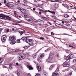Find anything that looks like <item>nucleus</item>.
I'll return each instance as SVG.
<instances>
[{
    "label": "nucleus",
    "mask_w": 76,
    "mask_h": 76,
    "mask_svg": "<svg viewBox=\"0 0 76 76\" xmlns=\"http://www.w3.org/2000/svg\"><path fill=\"white\" fill-rule=\"evenodd\" d=\"M21 39L23 40V41H25V42L28 43V44H29L30 45H31L33 44L34 42V40L32 39H27L26 37H23L21 38Z\"/></svg>",
    "instance_id": "nucleus-1"
},
{
    "label": "nucleus",
    "mask_w": 76,
    "mask_h": 76,
    "mask_svg": "<svg viewBox=\"0 0 76 76\" xmlns=\"http://www.w3.org/2000/svg\"><path fill=\"white\" fill-rule=\"evenodd\" d=\"M0 18L1 19H8L9 20H10V19H9V17L8 16H7L3 14H1L0 15Z\"/></svg>",
    "instance_id": "nucleus-2"
},
{
    "label": "nucleus",
    "mask_w": 76,
    "mask_h": 76,
    "mask_svg": "<svg viewBox=\"0 0 76 76\" xmlns=\"http://www.w3.org/2000/svg\"><path fill=\"white\" fill-rule=\"evenodd\" d=\"M6 40V36L5 35L2 36L1 37V41L2 42H4Z\"/></svg>",
    "instance_id": "nucleus-3"
},
{
    "label": "nucleus",
    "mask_w": 76,
    "mask_h": 76,
    "mask_svg": "<svg viewBox=\"0 0 76 76\" xmlns=\"http://www.w3.org/2000/svg\"><path fill=\"white\" fill-rule=\"evenodd\" d=\"M9 39L10 41H15L16 40V37L14 36L10 37H9Z\"/></svg>",
    "instance_id": "nucleus-4"
},
{
    "label": "nucleus",
    "mask_w": 76,
    "mask_h": 76,
    "mask_svg": "<svg viewBox=\"0 0 76 76\" xmlns=\"http://www.w3.org/2000/svg\"><path fill=\"white\" fill-rule=\"evenodd\" d=\"M25 57H23V55H21V54H20L19 56L18 57V58L19 60H22V59L24 58Z\"/></svg>",
    "instance_id": "nucleus-5"
},
{
    "label": "nucleus",
    "mask_w": 76,
    "mask_h": 76,
    "mask_svg": "<svg viewBox=\"0 0 76 76\" xmlns=\"http://www.w3.org/2000/svg\"><path fill=\"white\" fill-rule=\"evenodd\" d=\"M23 31H18V32H19L20 34V35H22V34H23V33H25L26 32L25 31V30H23Z\"/></svg>",
    "instance_id": "nucleus-6"
},
{
    "label": "nucleus",
    "mask_w": 76,
    "mask_h": 76,
    "mask_svg": "<svg viewBox=\"0 0 76 76\" xmlns=\"http://www.w3.org/2000/svg\"><path fill=\"white\" fill-rule=\"evenodd\" d=\"M69 64L68 63H65L64 65V67H69Z\"/></svg>",
    "instance_id": "nucleus-7"
},
{
    "label": "nucleus",
    "mask_w": 76,
    "mask_h": 76,
    "mask_svg": "<svg viewBox=\"0 0 76 76\" xmlns=\"http://www.w3.org/2000/svg\"><path fill=\"white\" fill-rule=\"evenodd\" d=\"M37 69L38 70V71L39 72L40 71H41V67L39 66V65H37Z\"/></svg>",
    "instance_id": "nucleus-8"
},
{
    "label": "nucleus",
    "mask_w": 76,
    "mask_h": 76,
    "mask_svg": "<svg viewBox=\"0 0 76 76\" xmlns=\"http://www.w3.org/2000/svg\"><path fill=\"white\" fill-rule=\"evenodd\" d=\"M21 12H22V13H23L25 14L26 13V10L24 9H22Z\"/></svg>",
    "instance_id": "nucleus-9"
},
{
    "label": "nucleus",
    "mask_w": 76,
    "mask_h": 76,
    "mask_svg": "<svg viewBox=\"0 0 76 76\" xmlns=\"http://www.w3.org/2000/svg\"><path fill=\"white\" fill-rule=\"evenodd\" d=\"M27 67L28 68V69H29V70H33V68H32V66H31L27 65Z\"/></svg>",
    "instance_id": "nucleus-10"
},
{
    "label": "nucleus",
    "mask_w": 76,
    "mask_h": 76,
    "mask_svg": "<svg viewBox=\"0 0 76 76\" xmlns=\"http://www.w3.org/2000/svg\"><path fill=\"white\" fill-rule=\"evenodd\" d=\"M64 17L65 18H69V15L67 14H64Z\"/></svg>",
    "instance_id": "nucleus-11"
},
{
    "label": "nucleus",
    "mask_w": 76,
    "mask_h": 76,
    "mask_svg": "<svg viewBox=\"0 0 76 76\" xmlns=\"http://www.w3.org/2000/svg\"><path fill=\"white\" fill-rule=\"evenodd\" d=\"M49 59L50 60V63H52V62H51V60L53 59V56H52L51 55H50L49 56Z\"/></svg>",
    "instance_id": "nucleus-12"
},
{
    "label": "nucleus",
    "mask_w": 76,
    "mask_h": 76,
    "mask_svg": "<svg viewBox=\"0 0 76 76\" xmlns=\"http://www.w3.org/2000/svg\"><path fill=\"white\" fill-rule=\"evenodd\" d=\"M69 56V57L71 59H72V58H73V57H74V56L73 54H70Z\"/></svg>",
    "instance_id": "nucleus-13"
},
{
    "label": "nucleus",
    "mask_w": 76,
    "mask_h": 76,
    "mask_svg": "<svg viewBox=\"0 0 76 76\" xmlns=\"http://www.w3.org/2000/svg\"><path fill=\"white\" fill-rule=\"evenodd\" d=\"M59 74L58 73H53L52 75V76H57V75H58Z\"/></svg>",
    "instance_id": "nucleus-14"
},
{
    "label": "nucleus",
    "mask_w": 76,
    "mask_h": 76,
    "mask_svg": "<svg viewBox=\"0 0 76 76\" xmlns=\"http://www.w3.org/2000/svg\"><path fill=\"white\" fill-rule=\"evenodd\" d=\"M48 12H50V13H51L54 14V15H56V12L54 11L52 12L50 11V10H48Z\"/></svg>",
    "instance_id": "nucleus-15"
},
{
    "label": "nucleus",
    "mask_w": 76,
    "mask_h": 76,
    "mask_svg": "<svg viewBox=\"0 0 76 76\" xmlns=\"http://www.w3.org/2000/svg\"><path fill=\"white\" fill-rule=\"evenodd\" d=\"M54 67V65H51L50 67L49 68V70H51Z\"/></svg>",
    "instance_id": "nucleus-16"
},
{
    "label": "nucleus",
    "mask_w": 76,
    "mask_h": 76,
    "mask_svg": "<svg viewBox=\"0 0 76 76\" xmlns=\"http://www.w3.org/2000/svg\"><path fill=\"white\" fill-rule=\"evenodd\" d=\"M10 43L11 44H12V45L15 44L16 43V42L15 41H12Z\"/></svg>",
    "instance_id": "nucleus-17"
},
{
    "label": "nucleus",
    "mask_w": 76,
    "mask_h": 76,
    "mask_svg": "<svg viewBox=\"0 0 76 76\" xmlns=\"http://www.w3.org/2000/svg\"><path fill=\"white\" fill-rule=\"evenodd\" d=\"M35 6L37 7H40V5L39 4H37L34 5Z\"/></svg>",
    "instance_id": "nucleus-18"
},
{
    "label": "nucleus",
    "mask_w": 76,
    "mask_h": 76,
    "mask_svg": "<svg viewBox=\"0 0 76 76\" xmlns=\"http://www.w3.org/2000/svg\"><path fill=\"white\" fill-rule=\"evenodd\" d=\"M10 8H11V7H14V5H13V4H10Z\"/></svg>",
    "instance_id": "nucleus-19"
},
{
    "label": "nucleus",
    "mask_w": 76,
    "mask_h": 76,
    "mask_svg": "<svg viewBox=\"0 0 76 76\" xmlns=\"http://www.w3.org/2000/svg\"><path fill=\"white\" fill-rule=\"evenodd\" d=\"M14 13L15 17H16V18H18V14H16V12H15Z\"/></svg>",
    "instance_id": "nucleus-20"
},
{
    "label": "nucleus",
    "mask_w": 76,
    "mask_h": 76,
    "mask_svg": "<svg viewBox=\"0 0 76 76\" xmlns=\"http://www.w3.org/2000/svg\"><path fill=\"white\" fill-rule=\"evenodd\" d=\"M3 59L0 58V64L2 63L3 62Z\"/></svg>",
    "instance_id": "nucleus-21"
},
{
    "label": "nucleus",
    "mask_w": 76,
    "mask_h": 76,
    "mask_svg": "<svg viewBox=\"0 0 76 76\" xmlns=\"http://www.w3.org/2000/svg\"><path fill=\"white\" fill-rule=\"evenodd\" d=\"M66 60H70V59H71L70 58V56H69V55L68 56H67L66 58Z\"/></svg>",
    "instance_id": "nucleus-22"
},
{
    "label": "nucleus",
    "mask_w": 76,
    "mask_h": 76,
    "mask_svg": "<svg viewBox=\"0 0 76 76\" xmlns=\"http://www.w3.org/2000/svg\"><path fill=\"white\" fill-rule=\"evenodd\" d=\"M9 68L10 69H13V67L12 66V65H10L9 66Z\"/></svg>",
    "instance_id": "nucleus-23"
},
{
    "label": "nucleus",
    "mask_w": 76,
    "mask_h": 76,
    "mask_svg": "<svg viewBox=\"0 0 76 76\" xmlns=\"http://www.w3.org/2000/svg\"><path fill=\"white\" fill-rule=\"evenodd\" d=\"M6 6H7V7L10 8V4L7 3L6 4Z\"/></svg>",
    "instance_id": "nucleus-24"
},
{
    "label": "nucleus",
    "mask_w": 76,
    "mask_h": 76,
    "mask_svg": "<svg viewBox=\"0 0 76 76\" xmlns=\"http://www.w3.org/2000/svg\"><path fill=\"white\" fill-rule=\"evenodd\" d=\"M15 22H16L17 23H21V21H18V20H15Z\"/></svg>",
    "instance_id": "nucleus-25"
},
{
    "label": "nucleus",
    "mask_w": 76,
    "mask_h": 76,
    "mask_svg": "<svg viewBox=\"0 0 76 76\" xmlns=\"http://www.w3.org/2000/svg\"><path fill=\"white\" fill-rule=\"evenodd\" d=\"M72 71H70L68 73V75H72Z\"/></svg>",
    "instance_id": "nucleus-26"
},
{
    "label": "nucleus",
    "mask_w": 76,
    "mask_h": 76,
    "mask_svg": "<svg viewBox=\"0 0 76 76\" xmlns=\"http://www.w3.org/2000/svg\"><path fill=\"white\" fill-rule=\"evenodd\" d=\"M18 9L19 10H20V11L22 12V9L20 8V7H18Z\"/></svg>",
    "instance_id": "nucleus-27"
},
{
    "label": "nucleus",
    "mask_w": 76,
    "mask_h": 76,
    "mask_svg": "<svg viewBox=\"0 0 76 76\" xmlns=\"http://www.w3.org/2000/svg\"><path fill=\"white\" fill-rule=\"evenodd\" d=\"M17 42L19 43L20 42V39H18L17 40Z\"/></svg>",
    "instance_id": "nucleus-28"
},
{
    "label": "nucleus",
    "mask_w": 76,
    "mask_h": 76,
    "mask_svg": "<svg viewBox=\"0 0 76 76\" xmlns=\"http://www.w3.org/2000/svg\"><path fill=\"white\" fill-rule=\"evenodd\" d=\"M44 53L40 55V57L42 58L44 57Z\"/></svg>",
    "instance_id": "nucleus-29"
},
{
    "label": "nucleus",
    "mask_w": 76,
    "mask_h": 76,
    "mask_svg": "<svg viewBox=\"0 0 76 76\" xmlns=\"http://www.w3.org/2000/svg\"><path fill=\"white\" fill-rule=\"evenodd\" d=\"M51 17H52V18H53V19H56V17L54 16H52V15H51Z\"/></svg>",
    "instance_id": "nucleus-30"
},
{
    "label": "nucleus",
    "mask_w": 76,
    "mask_h": 76,
    "mask_svg": "<svg viewBox=\"0 0 76 76\" xmlns=\"http://www.w3.org/2000/svg\"><path fill=\"white\" fill-rule=\"evenodd\" d=\"M23 48L26 50L28 48V46H25L23 47Z\"/></svg>",
    "instance_id": "nucleus-31"
},
{
    "label": "nucleus",
    "mask_w": 76,
    "mask_h": 76,
    "mask_svg": "<svg viewBox=\"0 0 76 76\" xmlns=\"http://www.w3.org/2000/svg\"><path fill=\"white\" fill-rule=\"evenodd\" d=\"M73 63H76V60L75 59H74L73 61Z\"/></svg>",
    "instance_id": "nucleus-32"
},
{
    "label": "nucleus",
    "mask_w": 76,
    "mask_h": 76,
    "mask_svg": "<svg viewBox=\"0 0 76 76\" xmlns=\"http://www.w3.org/2000/svg\"><path fill=\"white\" fill-rule=\"evenodd\" d=\"M24 16L25 18H28V16H27V15H25Z\"/></svg>",
    "instance_id": "nucleus-33"
},
{
    "label": "nucleus",
    "mask_w": 76,
    "mask_h": 76,
    "mask_svg": "<svg viewBox=\"0 0 76 76\" xmlns=\"http://www.w3.org/2000/svg\"><path fill=\"white\" fill-rule=\"evenodd\" d=\"M66 26H70V25L69 24H66Z\"/></svg>",
    "instance_id": "nucleus-34"
},
{
    "label": "nucleus",
    "mask_w": 76,
    "mask_h": 76,
    "mask_svg": "<svg viewBox=\"0 0 76 76\" xmlns=\"http://www.w3.org/2000/svg\"><path fill=\"white\" fill-rule=\"evenodd\" d=\"M31 19H32V20H34V21H35V20H36V21L37 20L35 19H34V18H31Z\"/></svg>",
    "instance_id": "nucleus-35"
},
{
    "label": "nucleus",
    "mask_w": 76,
    "mask_h": 76,
    "mask_svg": "<svg viewBox=\"0 0 76 76\" xmlns=\"http://www.w3.org/2000/svg\"><path fill=\"white\" fill-rule=\"evenodd\" d=\"M41 18H42V19H45L46 18V17H41Z\"/></svg>",
    "instance_id": "nucleus-36"
},
{
    "label": "nucleus",
    "mask_w": 76,
    "mask_h": 76,
    "mask_svg": "<svg viewBox=\"0 0 76 76\" xmlns=\"http://www.w3.org/2000/svg\"><path fill=\"white\" fill-rule=\"evenodd\" d=\"M40 39H42V40H43V39H44V37H40Z\"/></svg>",
    "instance_id": "nucleus-37"
},
{
    "label": "nucleus",
    "mask_w": 76,
    "mask_h": 76,
    "mask_svg": "<svg viewBox=\"0 0 76 76\" xmlns=\"http://www.w3.org/2000/svg\"><path fill=\"white\" fill-rule=\"evenodd\" d=\"M26 35H29L30 34V33H29V32H27L26 33Z\"/></svg>",
    "instance_id": "nucleus-38"
},
{
    "label": "nucleus",
    "mask_w": 76,
    "mask_h": 76,
    "mask_svg": "<svg viewBox=\"0 0 76 76\" xmlns=\"http://www.w3.org/2000/svg\"><path fill=\"white\" fill-rule=\"evenodd\" d=\"M51 35H54V33H53V32H51Z\"/></svg>",
    "instance_id": "nucleus-39"
},
{
    "label": "nucleus",
    "mask_w": 76,
    "mask_h": 76,
    "mask_svg": "<svg viewBox=\"0 0 76 76\" xmlns=\"http://www.w3.org/2000/svg\"><path fill=\"white\" fill-rule=\"evenodd\" d=\"M27 76H31V74L29 73H28L27 74Z\"/></svg>",
    "instance_id": "nucleus-40"
},
{
    "label": "nucleus",
    "mask_w": 76,
    "mask_h": 76,
    "mask_svg": "<svg viewBox=\"0 0 76 76\" xmlns=\"http://www.w3.org/2000/svg\"><path fill=\"white\" fill-rule=\"evenodd\" d=\"M58 70H59V68H58L57 67V69L56 70V71H58Z\"/></svg>",
    "instance_id": "nucleus-41"
},
{
    "label": "nucleus",
    "mask_w": 76,
    "mask_h": 76,
    "mask_svg": "<svg viewBox=\"0 0 76 76\" xmlns=\"http://www.w3.org/2000/svg\"><path fill=\"white\" fill-rule=\"evenodd\" d=\"M27 20V21H28V22H29V21H31V20L28 19V20Z\"/></svg>",
    "instance_id": "nucleus-42"
},
{
    "label": "nucleus",
    "mask_w": 76,
    "mask_h": 76,
    "mask_svg": "<svg viewBox=\"0 0 76 76\" xmlns=\"http://www.w3.org/2000/svg\"><path fill=\"white\" fill-rule=\"evenodd\" d=\"M24 3H27V2L25 1V0H24Z\"/></svg>",
    "instance_id": "nucleus-43"
},
{
    "label": "nucleus",
    "mask_w": 76,
    "mask_h": 76,
    "mask_svg": "<svg viewBox=\"0 0 76 76\" xmlns=\"http://www.w3.org/2000/svg\"><path fill=\"white\" fill-rule=\"evenodd\" d=\"M9 32V29H7V32Z\"/></svg>",
    "instance_id": "nucleus-44"
},
{
    "label": "nucleus",
    "mask_w": 76,
    "mask_h": 76,
    "mask_svg": "<svg viewBox=\"0 0 76 76\" xmlns=\"http://www.w3.org/2000/svg\"><path fill=\"white\" fill-rule=\"evenodd\" d=\"M18 73H19V72H16V74H17L18 76H19V74H18Z\"/></svg>",
    "instance_id": "nucleus-45"
},
{
    "label": "nucleus",
    "mask_w": 76,
    "mask_h": 76,
    "mask_svg": "<svg viewBox=\"0 0 76 76\" xmlns=\"http://www.w3.org/2000/svg\"><path fill=\"white\" fill-rule=\"evenodd\" d=\"M2 31V30L0 28V34H1V32Z\"/></svg>",
    "instance_id": "nucleus-46"
},
{
    "label": "nucleus",
    "mask_w": 76,
    "mask_h": 76,
    "mask_svg": "<svg viewBox=\"0 0 76 76\" xmlns=\"http://www.w3.org/2000/svg\"><path fill=\"white\" fill-rule=\"evenodd\" d=\"M35 76H40L39 75V74H37Z\"/></svg>",
    "instance_id": "nucleus-47"
},
{
    "label": "nucleus",
    "mask_w": 76,
    "mask_h": 76,
    "mask_svg": "<svg viewBox=\"0 0 76 76\" xmlns=\"http://www.w3.org/2000/svg\"><path fill=\"white\" fill-rule=\"evenodd\" d=\"M69 47H72V48H73V47L71 45H69Z\"/></svg>",
    "instance_id": "nucleus-48"
},
{
    "label": "nucleus",
    "mask_w": 76,
    "mask_h": 76,
    "mask_svg": "<svg viewBox=\"0 0 76 76\" xmlns=\"http://www.w3.org/2000/svg\"><path fill=\"white\" fill-rule=\"evenodd\" d=\"M63 5L65 7H66V6L64 4H63Z\"/></svg>",
    "instance_id": "nucleus-49"
},
{
    "label": "nucleus",
    "mask_w": 76,
    "mask_h": 76,
    "mask_svg": "<svg viewBox=\"0 0 76 76\" xmlns=\"http://www.w3.org/2000/svg\"><path fill=\"white\" fill-rule=\"evenodd\" d=\"M38 61H39V62H41V60L38 59Z\"/></svg>",
    "instance_id": "nucleus-50"
},
{
    "label": "nucleus",
    "mask_w": 76,
    "mask_h": 76,
    "mask_svg": "<svg viewBox=\"0 0 76 76\" xmlns=\"http://www.w3.org/2000/svg\"><path fill=\"white\" fill-rule=\"evenodd\" d=\"M34 2H35V3H37V0H34Z\"/></svg>",
    "instance_id": "nucleus-51"
},
{
    "label": "nucleus",
    "mask_w": 76,
    "mask_h": 76,
    "mask_svg": "<svg viewBox=\"0 0 76 76\" xmlns=\"http://www.w3.org/2000/svg\"><path fill=\"white\" fill-rule=\"evenodd\" d=\"M39 15H41V14H42L41 12H39Z\"/></svg>",
    "instance_id": "nucleus-52"
},
{
    "label": "nucleus",
    "mask_w": 76,
    "mask_h": 76,
    "mask_svg": "<svg viewBox=\"0 0 76 76\" xmlns=\"http://www.w3.org/2000/svg\"><path fill=\"white\" fill-rule=\"evenodd\" d=\"M17 2L18 3H20V1H19V0H18Z\"/></svg>",
    "instance_id": "nucleus-53"
},
{
    "label": "nucleus",
    "mask_w": 76,
    "mask_h": 76,
    "mask_svg": "<svg viewBox=\"0 0 76 76\" xmlns=\"http://www.w3.org/2000/svg\"><path fill=\"white\" fill-rule=\"evenodd\" d=\"M4 3H6V0H4Z\"/></svg>",
    "instance_id": "nucleus-54"
},
{
    "label": "nucleus",
    "mask_w": 76,
    "mask_h": 76,
    "mask_svg": "<svg viewBox=\"0 0 76 76\" xmlns=\"http://www.w3.org/2000/svg\"><path fill=\"white\" fill-rule=\"evenodd\" d=\"M36 10L35 8H33V10Z\"/></svg>",
    "instance_id": "nucleus-55"
},
{
    "label": "nucleus",
    "mask_w": 76,
    "mask_h": 76,
    "mask_svg": "<svg viewBox=\"0 0 76 76\" xmlns=\"http://www.w3.org/2000/svg\"><path fill=\"white\" fill-rule=\"evenodd\" d=\"M55 1H59L58 0H55Z\"/></svg>",
    "instance_id": "nucleus-56"
},
{
    "label": "nucleus",
    "mask_w": 76,
    "mask_h": 76,
    "mask_svg": "<svg viewBox=\"0 0 76 76\" xmlns=\"http://www.w3.org/2000/svg\"><path fill=\"white\" fill-rule=\"evenodd\" d=\"M62 23H63V24H64V22L63 21L62 22Z\"/></svg>",
    "instance_id": "nucleus-57"
},
{
    "label": "nucleus",
    "mask_w": 76,
    "mask_h": 76,
    "mask_svg": "<svg viewBox=\"0 0 76 76\" xmlns=\"http://www.w3.org/2000/svg\"><path fill=\"white\" fill-rule=\"evenodd\" d=\"M16 65H19V63H16Z\"/></svg>",
    "instance_id": "nucleus-58"
},
{
    "label": "nucleus",
    "mask_w": 76,
    "mask_h": 76,
    "mask_svg": "<svg viewBox=\"0 0 76 76\" xmlns=\"http://www.w3.org/2000/svg\"><path fill=\"white\" fill-rule=\"evenodd\" d=\"M23 4L24 5V6H26V4Z\"/></svg>",
    "instance_id": "nucleus-59"
},
{
    "label": "nucleus",
    "mask_w": 76,
    "mask_h": 76,
    "mask_svg": "<svg viewBox=\"0 0 76 76\" xmlns=\"http://www.w3.org/2000/svg\"><path fill=\"white\" fill-rule=\"evenodd\" d=\"M12 30L13 31H15V29H14V28H12Z\"/></svg>",
    "instance_id": "nucleus-60"
},
{
    "label": "nucleus",
    "mask_w": 76,
    "mask_h": 76,
    "mask_svg": "<svg viewBox=\"0 0 76 76\" xmlns=\"http://www.w3.org/2000/svg\"><path fill=\"white\" fill-rule=\"evenodd\" d=\"M34 58H36V56H34Z\"/></svg>",
    "instance_id": "nucleus-61"
},
{
    "label": "nucleus",
    "mask_w": 76,
    "mask_h": 76,
    "mask_svg": "<svg viewBox=\"0 0 76 76\" xmlns=\"http://www.w3.org/2000/svg\"><path fill=\"white\" fill-rule=\"evenodd\" d=\"M49 23L50 25H51V23Z\"/></svg>",
    "instance_id": "nucleus-62"
},
{
    "label": "nucleus",
    "mask_w": 76,
    "mask_h": 76,
    "mask_svg": "<svg viewBox=\"0 0 76 76\" xmlns=\"http://www.w3.org/2000/svg\"><path fill=\"white\" fill-rule=\"evenodd\" d=\"M47 28V29H51V28Z\"/></svg>",
    "instance_id": "nucleus-63"
},
{
    "label": "nucleus",
    "mask_w": 76,
    "mask_h": 76,
    "mask_svg": "<svg viewBox=\"0 0 76 76\" xmlns=\"http://www.w3.org/2000/svg\"><path fill=\"white\" fill-rule=\"evenodd\" d=\"M39 25L40 26H41V24H39Z\"/></svg>",
    "instance_id": "nucleus-64"
}]
</instances>
